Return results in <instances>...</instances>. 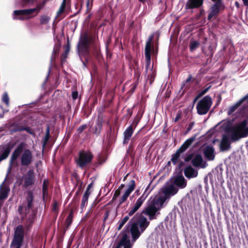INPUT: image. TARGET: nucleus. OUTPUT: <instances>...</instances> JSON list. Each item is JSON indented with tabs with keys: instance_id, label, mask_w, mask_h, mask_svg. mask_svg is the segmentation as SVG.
Masks as SVG:
<instances>
[{
	"instance_id": "1",
	"label": "nucleus",
	"mask_w": 248,
	"mask_h": 248,
	"mask_svg": "<svg viewBox=\"0 0 248 248\" xmlns=\"http://www.w3.org/2000/svg\"><path fill=\"white\" fill-rule=\"evenodd\" d=\"M47 0H43L37 4L35 8L15 10L13 12V18L14 19L26 20L33 18L36 16L43 8Z\"/></svg>"
},
{
	"instance_id": "2",
	"label": "nucleus",
	"mask_w": 248,
	"mask_h": 248,
	"mask_svg": "<svg viewBox=\"0 0 248 248\" xmlns=\"http://www.w3.org/2000/svg\"><path fill=\"white\" fill-rule=\"evenodd\" d=\"M25 198L26 205H24L23 203V205H19L17 209L22 220H24L25 217L29 213V210L33 207L34 195L33 192L31 190L27 191Z\"/></svg>"
},
{
	"instance_id": "3",
	"label": "nucleus",
	"mask_w": 248,
	"mask_h": 248,
	"mask_svg": "<svg viewBox=\"0 0 248 248\" xmlns=\"http://www.w3.org/2000/svg\"><path fill=\"white\" fill-rule=\"evenodd\" d=\"M24 227L22 225H19L15 229L13 239L11 242L10 247L20 248L24 242Z\"/></svg>"
},
{
	"instance_id": "4",
	"label": "nucleus",
	"mask_w": 248,
	"mask_h": 248,
	"mask_svg": "<svg viewBox=\"0 0 248 248\" xmlns=\"http://www.w3.org/2000/svg\"><path fill=\"white\" fill-rule=\"evenodd\" d=\"M93 154L90 151H80L78 158L76 160V164L81 169H84L92 161Z\"/></svg>"
},
{
	"instance_id": "5",
	"label": "nucleus",
	"mask_w": 248,
	"mask_h": 248,
	"mask_svg": "<svg viewBox=\"0 0 248 248\" xmlns=\"http://www.w3.org/2000/svg\"><path fill=\"white\" fill-rule=\"evenodd\" d=\"M196 135L186 140L184 143L178 148L176 152L171 155V161L173 165H176L178 162V160L181 154L185 152L187 148L192 144L195 140Z\"/></svg>"
},
{
	"instance_id": "6",
	"label": "nucleus",
	"mask_w": 248,
	"mask_h": 248,
	"mask_svg": "<svg viewBox=\"0 0 248 248\" xmlns=\"http://www.w3.org/2000/svg\"><path fill=\"white\" fill-rule=\"evenodd\" d=\"M212 104L211 97L208 95L205 96L197 105L196 108L198 114H206L209 110Z\"/></svg>"
},
{
	"instance_id": "7",
	"label": "nucleus",
	"mask_w": 248,
	"mask_h": 248,
	"mask_svg": "<svg viewBox=\"0 0 248 248\" xmlns=\"http://www.w3.org/2000/svg\"><path fill=\"white\" fill-rule=\"evenodd\" d=\"M22 180L23 188L27 189L34 185L36 180L34 170L32 169L29 170L26 174L22 175Z\"/></svg>"
},
{
	"instance_id": "8",
	"label": "nucleus",
	"mask_w": 248,
	"mask_h": 248,
	"mask_svg": "<svg viewBox=\"0 0 248 248\" xmlns=\"http://www.w3.org/2000/svg\"><path fill=\"white\" fill-rule=\"evenodd\" d=\"M159 208H157L154 203L151 202L141 212L142 215H145L148 216L149 219L152 220L156 218V216L160 214L158 212Z\"/></svg>"
},
{
	"instance_id": "9",
	"label": "nucleus",
	"mask_w": 248,
	"mask_h": 248,
	"mask_svg": "<svg viewBox=\"0 0 248 248\" xmlns=\"http://www.w3.org/2000/svg\"><path fill=\"white\" fill-rule=\"evenodd\" d=\"M224 134L222 136L220 144L219 149L220 151L224 152L229 150L231 148V143L233 142L231 140V136Z\"/></svg>"
},
{
	"instance_id": "10",
	"label": "nucleus",
	"mask_w": 248,
	"mask_h": 248,
	"mask_svg": "<svg viewBox=\"0 0 248 248\" xmlns=\"http://www.w3.org/2000/svg\"><path fill=\"white\" fill-rule=\"evenodd\" d=\"M33 155L29 149H25L20 157V162L22 166H29L32 161Z\"/></svg>"
},
{
	"instance_id": "11",
	"label": "nucleus",
	"mask_w": 248,
	"mask_h": 248,
	"mask_svg": "<svg viewBox=\"0 0 248 248\" xmlns=\"http://www.w3.org/2000/svg\"><path fill=\"white\" fill-rule=\"evenodd\" d=\"M25 148V143L23 142L20 143L17 147L15 149L12 153L10 160V165H14L16 162V160L20 156L21 154L23 152Z\"/></svg>"
},
{
	"instance_id": "12",
	"label": "nucleus",
	"mask_w": 248,
	"mask_h": 248,
	"mask_svg": "<svg viewBox=\"0 0 248 248\" xmlns=\"http://www.w3.org/2000/svg\"><path fill=\"white\" fill-rule=\"evenodd\" d=\"M172 184L177 187L178 189H183L187 186V181L182 173L174 177Z\"/></svg>"
},
{
	"instance_id": "13",
	"label": "nucleus",
	"mask_w": 248,
	"mask_h": 248,
	"mask_svg": "<svg viewBox=\"0 0 248 248\" xmlns=\"http://www.w3.org/2000/svg\"><path fill=\"white\" fill-rule=\"evenodd\" d=\"M123 235L117 245L113 247L112 248H121L124 247V248H132V244L130 242L129 238L128 237L126 233L123 232Z\"/></svg>"
},
{
	"instance_id": "14",
	"label": "nucleus",
	"mask_w": 248,
	"mask_h": 248,
	"mask_svg": "<svg viewBox=\"0 0 248 248\" xmlns=\"http://www.w3.org/2000/svg\"><path fill=\"white\" fill-rule=\"evenodd\" d=\"M147 195H145L143 193L136 202L133 206L129 209L128 212V215L130 216H133L141 207L144 202L145 201Z\"/></svg>"
},
{
	"instance_id": "15",
	"label": "nucleus",
	"mask_w": 248,
	"mask_h": 248,
	"mask_svg": "<svg viewBox=\"0 0 248 248\" xmlns=\"http://www.w3.org/2000/svg\"><path fill=\"white\" fill-rule=\"evenodd\" d=\"M133 223H136L138 227L139 226L141 232H143L149 226L150 221H148L146 217L140 213L139 215V218L137 222H133Z\"/></svg>"
},
{
	"instance_id": "16",
	"label": "nucleus",
	"mask_w": 248,
	"mask_h": 248,
	"mask_svg": "<svg viewBox=\"0 0 248 248\" xmlns=\"http://www.w3.org/2000/svg\"><path fill=\"white\" fill-rule=\"evenodd\" d=\"M215 2L210 9V12L208 16V19L211 20V18L218 14L219 12L220 8L221 6V0H212Z\"/></svg>"
},
{
	"instance_id": "17",
	"label": "nucleus",
	"mask_w": 248,
	"mask_h": 248,
	"mask_svg": "<svg viewBox=\"0 0 248 248\" xmlns=\"http://www.w3.org/2000/svg\"><path fill=\"white\" fill-rule=\"evenodd\" d=\"M192 165L196 168H205L207 164L206 162L203 161L202 155L198 154L195 155L191 161Z\"/></svg>"
},
{
	"instance_id": "18",
	"label": "nucleus",
	"mask_w": 248,
	"mask_h": 248,
	"mask_svg": "<svg viewBox=\"0 0 248 248\" xmlns=\"http://www.w3.org/2000/svg\"><path fill=\"white\" fill-rule=\"evenodd\" d=\"M178 192V188L172 184L164 187L162 190V192L164 196L168 199H169L171 196L175 195Z\"/></svg>"
},
{
	"instance_id": "19",
	"label": "nucleus",
	"mask_w": 248,
	"mask_h": 248,
	"mask_svg": "<svg viewBox=\"0 0 248 248\" xmlns=\"http://www.w3.org/2000/svg\"><path fill=\"white\" fill-rule=\"evenodd\" d=\"M10 188L8 185L5 184L4 182L0 185V200L3 202L9 195Z\"/></svg>"
},
{
	"instance_id": "20",
	"label": "nucleus",
	"mask_w": 248,
	"mask_h": 248,
	"mask_svg": "<svg viewBox=\"0 0 248 248\" xmlns=\"http://www.w3.org/2000/svg\"><path fill=\"white\" fill-rule=\"evenodd\" d=\"M245 101L248 103V94L242 98L234 105L229 107L227 112L228 115H230L232 114Z\"/></svg>"
},
{
	"instance_id": "21",
	"label": "nucleus",
	"mask_w": 248,
	"mask_h": 248,
	"mask_svg": "<svg viewBox=\"0 0 248 248\" xmlns=\"http://www.w3.org/2000/svg\"><path fill=\"white\" fill-rule=\"evenodd\" d=\"M13 147L14 144L10 143H8L1 147L2 153L0 155V162L8 157Z\"/></svg>"
},
{
	"instance_id": "22",
	"label": "nucleus",
	"mask_w": 248,
	"mask_h": 248,
	"mask_svg": "<svg viewBox=\"0 0 248 248\" xmlns=\"http://www.w3.org/2000/svg\"><path fill=\"white\" fill-rule=\"evenodd\" d=\"M13 147L14 144L10 143H8L1 147L2 153L0 155V162L8 157Z\"/></svg>"
},
{
	"instance_id": "23",
	"label": "nucleus",
	"mask_w": 248,
	"mask_h": 248,
	"mask_svg": "<svg viewBox=\"0 0 248 248\" xmlns=\"http://www.w3.org/2000/svg\"><path fill=\"white\" fill-rule=\"evenodd\" d=\"M184 173L185 176L189 179L195 178L198 175V171L190 165L186 167L184 170Z\"/></svg>"
},
{
	"instance_id": "24",
	"label": "nucleus",
	"mask_w": 248,
	"mask_h": 248,
	"mask_svg": "<svg viewBox=\"0 0 248 248\" xmlns=\"http://www.w3.org/2000/svg\"><path fill=\"white\" fill-rule=\"evenodd\" d=\"M203 155L208 160H213L215 157V149L212 146H207L203 150Z\"/></svg>"
},
{
	"instance_id": "25",
	"label": "nucleus",
	"mask_w": 248,
	"mask_h": 248,
	"mask_svg": "<svg viewBox=\"0 0 248 248\" xmlns=\"http://www.w3.org/2000/svg\"><path fill=\"white\" fill-rule=\"evenodd\" d=\"M159 36V33L157 32H155L153 33L147 40L145 46H158Z\"/></svg>"
},
{
	"instance_id": "26",
	"label": "nucleus",
	"mask_w": 248,
	"mask_h": 248,
	"mask_svg": "<svg viewBox=\"0 0 248 248\" xmlns=\"http://www.w3.org/2000/svg\"><path fill=\"white\" fill-rule=\"evenodd\" d=\"M204 0H187L186 3V9H192L201 7Z\"/></svg>"
},
{
	"instance_id": "27",
	"label": "nucleus",
	"mask_w": 248,
	"mask_h": 248,
	"mask_svg": "<svg viewBox=\"0 0 248 248\" xmlns=\"http://www.w3.org/2000/svg\"><path fill=\"white\" fill-rule=\"evenodd\" d=\"M157 52L158 47H145V60L148 65L150 64L151 62V54L156 55Z\"/></svg>"
},
{
	"instance_id": "28",
	"label": "nucleus",
	"mask_w": 248,
	"mask_h": 248,
	"mask_svg": "<svg viewBox=\"0 0 248 248\" xmlns=\"http://www.w3.org/2000/svg\"><path fill=\"white\" fill-rule=\"evenodd\" d=\"M134 133V127L133 125L129 126L124 132L123 144H127L130 140Z\"/></svg>"
},
{
	"instance_id": "29",
	"label": "nucleus",
	"mask_w": 248,
	"mask_h": 248,
	"mask_svg": "<svg viewBox=\"0 0 248 248\" xmlns=\"http://www.w3.org/2000/svg\"><path fill=\"white\" fill-rule=\"evenodd\" d=\"M130 232L133 241H136L140 236L141 233H142L140 230H139L136 223H132L130 228Z\"/></svg>"
},
{
	"instance_id": "30",
	"label": "nucleus",
	"mask_w": 248,
	"mask_h": 248,
	"mask_svg": "<svg viewBox=\"0 0 248 248\" xmlns=\"http://www.w3.org/2000/svg\"><path fill=\"white\" fill-rule=\"evenodd\" d=\"M36 216V214L34 211L29 214L27 217V219L25 222V227L28 229L30 230L32 228L33 224L34 222L35 218Z\"/></svg>"
},
{
	"instance_id": "31",
	"label": "nucleus",
	"mask_w": 248,
	"mask_h": 248,
	"mask_svg": "<svg viewBox=\"0 0 248 248\" xmlns=\"http://www.w3.org/2000/svg\"><path fill=\"white\" fill-rule=\"evenodd\" d=\"M90 47H77L79 57L83 58L87 60L90 58Z\"/></svg>"
},
{
	"instance_id": "32",
	"label": "nucleus",
	"mask_w": 248,
	"mask_h": 248,
	"mask_svg": "<svg viewBox=\"0 0 248 248\" xmlns=\"http://www.w3.org/2000/svg\"><path fill=\"white\" fill-rule=\"evenodd\" d=\"M22 125L17 123L10 124L8 126V130L11 134L21 131Z\"/></svg>"
},
{
	"instance_id": "33",
	"label": "nucleus",
	"mask_w": 248,
	"mask_h": 248,
	"mask_svg": "<svg viewBox=\"0 0 248 248\" xmlns=\"http://www.w3.org/2000/svg\"><path fill=\"white\" fill-rule=\"evenodd\" d=\"M48 181L47 180H44L42 187V198L45 202L48 196Z\"/></svg>"
},
{
	"instance_id": "34",
	"label": "nucleus",
	"mask_w": 248,
	"mask_h": 248,
	"mask_svg": "<svg viewBox=\"0 0 248 248\" xmlns=\"http://www.w3.org/2000/svg\"><path fill=\"white\" fill-rule=\"evenodd\" d=\"M167 199H168V198L164 196L163 197H159L158 198L154 199L151 202L154 203L155 206L158 204L159 206H157V208H159L160 210L162 208L163 205Z\"/></svg>"
},
{
	"instance_id": "35",
	"label": "nucleus",
	"mask_w": 248,
	"mask_h": 248,
	"mask_svg": "<svg viewBox=\"0 0 248 248\" xmlns=\"http://www.w3.org/2000/svg\"><path fill=\"white\" fill-rule=\"evenodd\" d=\"M74 210L73 209L70 210L69 215L65 221V231L67 230L73 222V219L74 217Z\"/></svg>"
},
{
	"instance_id": "36",
	"label": "nucleus",
	"mask_w": 248,
	"mask_h": 248,
	"mask_svg": "<svg viewBox=\"0 0 248 248\" xmlns=\"http://www.w3.org/2000/svg\"><path fill=\"white\" fill-rule=\"evenodd\" d=\"M102 125L103 121L98 120L94 125L93 128L94 131L93 132V133L96 136H98L100 134L102 130Z\"/></svg>"
},
{
	"instance_id": "37",
	"label": "nucleus",
	"mask_w": 248,
	"mask_h": 248,
	"mask_svg": "<svg viewBox=\"0 0 248 248\" xmlns=\"http://www.w3.org/2000/svg\"><path fill=\"white\" fill-rule=\"evenodd\" d=\"M50 138V127L48 125H47L46 130V135L45 137L43 139V145L42 148L43 150L45 149L46 147V145Z\"/></svg>"
},
{
	"instance_id": "38",
	"label": "nucleus",
	"mask_w": 248,
	"mask_h": 248,
	"mask_svg": "<svg viewBox=\"0 0 248 248\" xmlns=\"http://www.w3.org/2000/svg\"><path fill=\"white\" fill-rule=\"evenodd\" d=\"M90 39H89L88 35L86 33L82 34L80 37L79 41V44L81 46H85L90 44Z\"/></svg>"
},
{
	"instance_id": "39",
	"label": "nucleus",
	"mask_w": 248,
	"mask_h": 248,
	"mask_svg": "<svg viewBox=\"0 0 248 248\" xmlns=\"http://www.w3.org/2000/svg\"><path fill=\"white\" fill-rule=\"evenodd\" d=\"M143 113H144L143 110H142L141 108L139 109V110L137 113V114L136 116V117L132 123V125H133V126H135V127H136L138 123L140 122V119H141Z\"/></svg>"
},
{
	"instance_id": "40",
	"label": "nucleus",
	"mask_w": 248,
	"mask_h": 248,
	"mask_svg": "<svg viewBox=\"0 0 248 248\" xmlns=\"http://www.w3.org/2000/svg\"><path fill=\"white\" fill-rule=\"evenodd\" d=\"M191 78H192V76L191 75H190L189 76V77L187 78V79L186 80L184 81V82L182 83L181 88H180V92L181 90H183L184 89V88H185V89L184 90V91L182 92V94H184L186 92V90L189 88V87H188L187 85H186V84L189 82L191 81Z\"/></svg>"
},
{
	"instance_id": "41",
	"label": "nucleus",
	"mask_w": 248,
	"mask_h": 248,
	"mask_svg": "<svg viewBox=\"0 0 248 248\" xmlns=\"http://www.w3.org/2000/svg\"><path fill=\"white\" fill-rule=\"evenodd\" d=\"M65 49L61 56V62L62 64L64 63L70 51V47H65Z\"/></svg>"
},
{
	"instance_id": "42",
	"label": "nucleus",
	"mask_w": 248,
	"mask_h": 248,
	"mask_svg": "<svg viewBox=\"0 0 248 248\" xmlns=\"http://www.w3.org/2000/svg\"><path fill=\"white\" fill-rule=\"evenodd\" d=\"M135 186L136 184L135 180H132L128 185V188L125 191L131 194V193L135 189Z\"/></svg>"
},
{
	"instance_id": "43",
	"label": "nucleus",
	"mask_w": 248,
	"mask_h": 248,
	"mask_svg": "<svg viewBox=\"0 0 248 248\" xmlns=\"http://www.w3.org/2000/svg\"><path fill=\"white\" fill-rule=\"evenodd\" d=\"M50 20V17L46 15L42 16L40 17V23L41 24H47Z\"/></svg>"
},
{
	"instance_id": "44",
	"label": "nucleus",
	"mask_w": 248,
	"mask_h": 248,
	"mask_svg": "<svg viewBox=\"0 0 248 248\" xmlns=\"http://www.w3.org/2000/svg\"><path fill=\"white\" fill-rule=\"evenodd\" d=\"M2 101L5 103L6 106L9 105V98L8 93L5 92L3 93L2 96Z\"/></svg>"
},
{
	"instance_id": "45",
	"label": "nucleus",
	"mask_w": 248,
	"mask_h": 248,
	"mask_svg": "<svg viewBox=\"0 0 248 248\" xmlns=\"http://www.w3.org/2000/svg\"><path fill=\"white\" fill-rule=\"evenodd\" d=\"M52 210L56 214L57 216L58 215L59 213V207L58 202L56 200H53Z\"/></svg>"
},
{
	"instance_id": "46",
	"label": "nucleus",
	"mask_w": 248,
	"mask_h": 248,
	"mask_svg": "<svg viewBox=\"0 0 248 248\" xmlns=\"http://www.w3.org/2000/svg\"><path fill=\"white\" fill-rule=\"evenodd\" d=\"M59 48L60 47H54L51 59V62L54 60L57 57V55L59 53Z\"/></svg>"
},
{
	"instance_id": "47",
	"label": "nucleus",
	"mask_w": 248,
	"mask_h": 248,
	"mask_svg": "<svg viewBox=\"0 0 248 248\" xmlns=\"http://www.w3.org/2000/svg\"><path fill=\"white\" fill-rule=\"evenodd\" d=\"M130 194L129 193H127V192H125L123 194L122 197L121 198L119 201V205L122 204L123 202H124L127 199L128 196L130 195Z\"/></svg>"
},
{
	"instance_id": "48",
	"label": "nucleus",
	"mask_w": 248,
	"mask_h": 248,
	"mask_svg": "<svg viewBox=\"0 0 248 248\" xmlns=\"http://www.w3.org/2000/svg\"><path fill=\"white\" fill-rule=\"evenodd\" d=\"M65 4H66L65 0H63L59 10L57 12V16H59L64 11L65 7Z\"/></svg>"
},
{
	"instance_id": "49",
	"label": "nucleus",
	"mask_w": 248,
	"mask_h": 248,
	"mask_svg": "<svg viewBox=\"0 0 248 248\" xmlns=\"http://www.w3.org/2000/svg\"><path fill=\"white\" fill-rule=\"evenodd\" d=\"M88 125L87 124H84L80 125L77 130L78 134L80 135L84 130L86 129Z\"/></svg>"
},
{
	"instance_id": "50",
	"label": "nucleus",
	"mask_w": 248,
	"mask_h": 248,
	"mask_svg": "<svg viewBox=\"0 0 248 248\" xmlns=\"http://www.w3.org/2000/svg\"><path fill=\"white\" fill-rule=\"evenodd\" d=\"M88 197H84L83 196L81 203V208L83 209L87 205L88 203Z\"/></svg>"
},
{
	"instance_id": "51",
	"label": "nucleus",
	"mask_w": 248,
	"mask_h": 248,
	"mask_svg": "<svg viewBox=\"0 0 248 248\" xmlns=\"http://www.w3.org/2000/svg\"><path fill=\"white\" fill-rule=\"evenodd\" d=\"M121 193V190L120 189H116L114 193L113 196L112 197L111 202H113L119 196Z\"/></svg>"
},
{
	"instance_id": "52",
	"label": "nucleus",
	"mask_w": 248,
	"mask_h": 248,
	"mask_svg": "<svg viewBox=\"0 0 248 248\" xmlns=\"http://www.w3.org/2000/svg\"><path fill=\"white\" fill-rule=\"evenodd\" d=\"M211 87V86H209L206 87L205 88H204L203 90H202L200 93H199L198 94L199 96H200V97L202 96L204 94H205L208 91V90L210 89Z\"/></svg>"
},
{
	"instance_id": "53",
	"label": "nucleus",
	"mask_w": 248,
	"mask_h": 248,
	"mask_svg": "<svg viewBox=\"0 0 248 248\" xmlns=\"http://www.w3.org/2000/svg\"><path fill=\"white\" fill-rule=\"evenodd\" d=\"M194 157V154L193 153H190V154H188V155H187L185 157V158L184 159V160H185V162H188L190 161V160L192 161V160L193 159Z\"/></svg>"
},
{
	"instance_id": "54",
	"label": "nucleus",
	"mask_w": 248,
	"mask_h": 248,
	"mask_svg": "<svg viewBox=\"0 0 248 248\" xmlns=\"http://www.w3.org/2000/svg\"><path fill=\"white\" fill-rule=\"evenodd\" d=\"M25 131L27 133H28L30 134H34V133L31 130V127H29V126L26 127V126H24L22 125L21 131Z\"/></svg>"
},
{
	"instance_id": "55",
	"label": "nucleus",
	"mask_w": 248,
	"mask_h": 248,
	"mask_svg": "<svg viewBox=\"0 0 248 248\" xmlns=\"http://www.w3.org/2000/svg\"><path fill=\"white\" fill-rule=\"evenodd\" d=\"M138 81L136 82L134 84H132L131 88L129 92H130L131 93H133L135 92V91L138 86Z\"/></svg>"
},
{
	"instance_id": "56",
	"label": "nucleus",
	"mask_w": 248,
	"mask_h": 248,
	"mask_svg": "<svg viewBox=\"0 0 248 248\" xmlns=\"http://www.w3.org/2000/svg\"><path fill=\"white\" fill-rule=\"evenodd\" d=\"M125 223L126 222L123 219L120 220L118 222L119 225L117 228L118 230L120 231L123 228Z\"/></svg>"
},
{
	"instance_id": "57",
	"label": "nucleus",
	"mask_w": 248,
	"mask_h": 248,
	"mask_svg": "<svg viewBox=\"0 0 248 248\" xmlns=\"http://www.w3.org/2000/svg\"><path fill=\"white\" fill-rule=\"evenodd\" d=\"M194 124L195 123L194 122H190L186 128V133L189 132L193 128V127L194 125Z\"/></svg>"
},
{
	"instance_id": "58",
	"label": "nucleus",
	"mask_w": 248,
	"mask_h": 248,
	"mask_svg": "<svg viewBox=\"0 0 248 248\" xmlns=\"http://www.w3.org/2000/svg\"><path fill=\"white\" fill-rule=\"evenodd\" d=\"M72 97L73 100H76L78 97V91H74L72 93Z\"/></svg>"
},
{
	"instance_id": "59",
	"label": "nucleus",
	"mask_w": 248,
	"mask_h": 248,
	"mask_svg": "<svg viewBox=\"0 0 248 248\" xmlns=\"http://www.w3.org/2000/svg\"><path fill=\"white\" fill-rule=\"evenodd\" d=\"M181 118V112H178L174 119V122H177Z\"/></svg>"
},
{
	"instance_id": "60",
	"label": "nucleus",
	"mask_w": 248,
	"mask_h": 248,
	"mask_svg": "<svg viewBox=\"0 0 248 248\" xmlns=\"http://www.w3.org/2000/svg\"><path fill=\"white\" fill-rule=\"evenodd\" d=\"M109 215V211L108 210H107L106 211L104 214V221L105 222L108 217Z\"/></svg>"
},
{
	"instance_id": "61",
	"label": "nucleus",
	"mask_w": 248,
	"mask_h": 248,
	"mask_svg": "<svg viewBox=\"0 0 248 248\" xmlns=\"http://www.w3.org/2000/svg\"><path fill=\"white\" fill-rule=\"evenodd\" d=\"M89 191H90V189H88L86 188V191H85V193L84 194L83 196L87 197L89 198V195L91 193V192Z\"/></svg>"
},
{
	"instance_id": "62",
	"label": "nucleus",
	"mask_w": 248,
	"mask_h": 248,
	"mask_svg": "<svg viewBox=\"0 0 248 248\" xmlns=\"http://www.w3.org/2000/svg\"><path fill=\"white\" fill-rule=\"evenodd\" d=\"M199 45V43L197 41H193L191 42L190 46H197Z\"/></svg>"
},
{
	"instance_id": "63",
	"label": "nucleus",
	"mask_w": 248,
	"mask_h": 248,
	"mask_svg": "<svg viewBox=\"0 0 248 248\" xmlns=\"http://www.w3.org/2000/svg\"><path fill=\"white\" fill-rule=\"evenodd\" d=\"M37 0H24V2L25 3H33L36 1Z\"/></svg>"
},
{
	"instance_id": "64",
	"label": "nucleus",
	"mask_w": 248,
	"mask_h": 248,
	"mask_svg": "<svg viewBox=\"0 0 248 248\" xmlns=\"http://www.w3.org/2000/svg\"><path fill=\"white\" fill-rule=\"evenodd\" d=\"M99 161L100 162V164H102L105 161V159L104 157H100L99 159Z\"/></svg>"
}]
</instances>
